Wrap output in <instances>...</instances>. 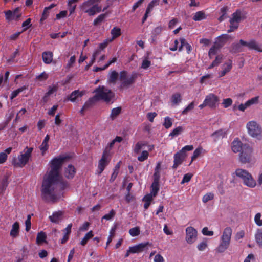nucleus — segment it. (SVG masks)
Segmentation results:
<instances>
[{
	"label": "nucleus",
	"mask_w": 262,
	"mask_h": 262,
	"mask_svg": "<svg viewBox=\"0 0 262 262\" xmlns=\"http://www.w3.org/2000/svg\"><path fill=\"white\" fill-rule=\"evenodd\" d=\"M149 153L146 150H144L141 154L138 157L137 159L140 162H143L148 159Z\"/></svg>",
	"instance_id": "obj_50"
},
{
	"label": "nucleus",
	"mask_w": 262,
	"mask_h": 262,
	"mask_svg": "<svg viewBox=\"0 0 262 262\" xmlns=\"http://www.w3.org/2000/svg\"><path fill=\"white\" fill-rule=\"evenodd\" d=\"M149 245V243L146 242L142 243L135 246L129 247V252H131V253H139L142 252L144 250L145 248Z\"/></svg>",
	"instance_id": "obj_19"
},
{
	"label": "nucleus",
	"mask_w": 262,
	"mask_h": 262,
	"mask_svg": "<svg viewBox=\"0 0 262 262\" xmlns=\"http://www.w3.org/2000/svg\"><path fill=\"white\" fill-rule=\"evenodd\" d=\"M26 149L27 150L25 153L18 156V162H16L15 160L12 162V164L14 166L23 167L28 162L30 158L31 157L33 148L32 147H26Z\"/></svg>",
	"instance_id": "obj_10"
},
{
	"label": "nucleus",
	"mask_w": 262,
	"mask_h": 262,
	"mask_svg": "<svg viewBox=\"0 0 262 262\" xmlns=\"http://www.w3.org/2000/svg\"><path fill=\"white\" fill-rule=\"evenodd\" d=\"M138 74L133 72L129 76L127 77V72L126 71H122L120 72L119 79L121 81L119 86L120 90H123L129 88L134 84L137 78Z\"/></svg>",
	"instance_id": "obj_5"
},
{
	"label": "nucleus",
	"mask_w": 262,
	"mask_h": 262,
	"mask_svg": "<svg viewBox=\"0 0 262 262\" xmlns=\"http://www.w3.org/2000/svg\"><path fill=\"white\" fill-rule=\"evenodd\" d=\"M193 175L191 174V173H186L185 174L183 178V179L181 181V184H184L185 183H188L189 182L191 178L192 177Z\"/></svg>",
	"instance_id": "obj_59"
},
{
	"label": "nucleus",
	"mask_w": 262,
	"mask_h": 262,
	"mask_svg": "<svg viewBox=\"0 0 262 262\" xmlns=\"http://www.w3.org/2000/svg\"><path fill=\"white\" fill-rule=\"evenodd\" d=\"M163 30V27L161 26H158L153 29L151 33V42L156 41L157 36L161 34Z\"/></svg>",
	"instance_id": "obj_28"
},
{
	"label": "nucleus",
	"mask_w": 262,
	"mask_h": 262,
	"mask_svg": "<svg viewBox=\"0 0 262 262\" xmlns=\"http://www.w3.org/2000/svg\"><path fill=\"white\" fill-rule=\"evenodd\" d=\"M205 103L211 108H215L218 105L219 99L217 96L213 94H209L205 99Z\"/></svg>",
	"instance_id": "obj_15"
},
{
	"label": "nucleus",
	"mask_w": 262,
	"mask_h": 262,
	"mask_svg": "<svg viewBox=\"0 0 262 262\" xmlns=\"http://www.w3.org/2000/svg\"><path fill=\"white\" fill-rule=\"evenodd\" d=\"M172 119L168 116L165 117L164 118V121L163 124V125L165 127V128L166 129H168L172 126Z\"/></svg>",
	"instance_id": "obj_44"
},
{
	"label": "nucleus",
	"mask_w": 262,
	"mask_h": 262,
	"mask_svg": "<svg viewBox=\"0 0 262 262\" xmlns=\"http://www.w3.org/2000/svg\"><path fill=\"white\" fill-rule=\"evenodd\" d=\"M31 19L29 18L23 23L22 27L23 28V31H26L31 26Z\"/></svg>",
	"instance_id": "obj_54"
},
{
	"label": "nucleus",
	"mask_w": 262,
	"mask_h": 262,
	"mask_svg": "<svg viewBox=\"0 0 262 262\" xmlns=\"http://www.w3.org/2000/svg\"><path fill=\"white\" fill-rule=\"evenodd\" d=\"M202 233L203 235L207 236H212L214 234L213 231H209L208 228L206 227L203 228Z\"/></svg>",
	"instance_id": "obj_62"
},
{
	"label": "nucleus",
	"mask_w": 262,
	"mask_h": 262,
	"mask_svg": "<svg viewBox=\"0 0 262 262\" xmlns=\"http://www.w3.org/2000/svg\"><path fill=\"white\" fill-rule=\"evenodd\" d=\"M239 42L242 46H246L251 50H254L259 52H262L261 47L254 40H250L249 42L245 41L242 39L239 40Z\"/></svg>",
	"instance_id": "obj_17"
},
{
	"label": "nucleus",
	"mask_w": 262,
	"mask_h": 262,
	"mask_svg": "<svg viewBox=\"0 0 262 262\" xmlns=\"http://www.w3.org/2000/svg\"><path fill=\"white\" fill-rule=\"evenodd\" d=\"M207 247V243L206 241H203L199 243L197 246V248L199 251H204Z\"/></svg>",
	"instance_id": "obj_56"
},
{
	"label": "nucleus",
	"mask_w": 262,
	"mask_h": 262,
	"mask_svg": "<svg viewBox=\"0 0 262 262\" xmlns=\"http://www.w3.org/2000/svg\"><path fill=\"white\" fill-rule=\"evenodd\" d=\"M76 168L72 164H69L65 168L64 176L68 179H72L74 178L76 173Z\"/></svg>",
	"instance_id": "obj_21"
},
{
	"label": "nucleus",
	"mask_w": 262,
	"mask_h": 262,
	"mask_svg": "<svg viewBox=\"0 0 262 262\" xmlns=\"http://www.w3.org/2000/svg\"><path fill=\"white\" fill-rule=\"evenodd\" d=\"M247 13L242 10L239 9L237 10L232 15V18L230 19V24H232V22H234L236 24H238L241 21L246 18Z\"/></svg>",
	"instance_id": "obj_14"
},
{
	"label": "nucleus",
	"mask_w": 262,
	"mask_h": 262,
	"mask_svg": "<svg viewBox=\"0 0 262 262\" xmlns=\"http://www.w3.org/2000/svg\"><path fill=\"white\" fill-rule=\"evenodd\" d=\"M232 99L229 98L223 99L222 104L225 108H227L232 105Z\"/></svg>",
	"instance_id": "obj_57"
},
{
	"label": "nucleus",
	"mask_w": 262,
	"mask_h": 262,
	"mask_svg": "<svg viewBox=\"0 0 262 262\" xmlns=\"http://www.w3.org/2000/svg\"><path fill=\"white\" fill-rule=\"evenodd\" d=\"M182 100L181 95L180 93H175L173 94L171 98V101L173 104H177Z\"/></svg>",
	"instance_id": "obj_40"
},
{
	"label": "nucleus",
	"mask_w": 262,
	"mask_h": 262,
	"mask_svg": "<svg viewBox=\"0 0 262 262\" xmlns=\"http://www.w3.org/2000/svg\"><path fill=\"white\" fill-rule=\"evenodd\" d=\"M123 139L121 137L116 136L114 139H113L110 143H109L107 146L105 148L103 151H106V154L110 155V151L113 147L116 142L120 143L122 141Z\"/></svg>",
	"instance_id": "obj_24"
},
{
	"label": "nucleus",
	"mask_w": 262,
	"mask_h": 262,
	"mask_svg": "<svg viewBox=\"0 0 262 262\" xmlns=\"http://www.w3.org/2000/svg\"><path fill=\"white\" fill-rule=\"evenodd\" d=\"M231 38L230 35L227 34H224L217 38L215 44L219 46V48L223 47L227 41Z\"/></svg>",
	"instance_id": "obj_20"
},
{
	"label": "nucleus",
	"mask_w": 262,
	"mask_h": 262,
	"mask_svg": "<svg viewBox=\"0 0 262 262\" xmlns=\"http://www.w3.org/2000/svg\"><path fill=\"white\" fill-rule=\"evenodd\" d=\"M93 234L92 231H90L87 233L85 234L84 237L82 239L80 244L82 246H85L88 240H89L90 238H91L93 236Z\"/></svg>",
	"instance_id": "obj_41"
},
{
	"label": "nucleus",
	"mask_w": 262,
	"mask_h": 262,
	"mask_svg": "<svg viewBox=\"0 0 262 262\" xmlns=\"http://www.w3.org/2000/svg\"><path fill=\"white\" fill-rule=\"evenodd\" d=\"M56 6V4H51L49 6L46 7L44 8V10L42 13L41 17L40 18V21H42L47 18L49 14V10L53 8Z\"/></svg>",
	"instance_id": "obj_30"
},
{
	"label": "nucleus",
	"mask_w": 262,
	"mask_h": 262,
	"mask_svg": "<svg viewBox=\"0 0 262 262\" xmlns=\"http://www.w3.org/2000/svg\"><path fill=\"white\" fill-rule=\"evenodd\" d=\"M121 112V107H117L114 108L112 110L110 116V118L112 120H114Z\"/></svg>",
	"instance_id": "obj_35"
},
{
	"label": "nucleus",
	"mask_w": 262,
	"mask_h": 262,
	"mask_svg": "<svg viewBox=\"0 0 262 262\" xmlns=\"http://www.w3.org/2000/svg\"><path fill=\"white\" fill-rule=\"evenodd\" d=\"M94 93H96L94 98L97 101L103 100L106 103L110 102L115 96L111 90L106 88L104 86H99L95 90Z\"/></svg>",
	"instance_id": "obj_4"
},
{
	"label": "nucleus",
	"mask_w": 262,
	"mask_h": 262,
	"mask_svg": "<svg viewBox=\"0 0 262 262\" xmlns=\"http://www.w3.org/2000/svg\"><path fill=\"white\" fill-rule=\"evenodd\" d=\"M255 238L257 244L259 246L262 245V228L258 229L255 235Z\"/></svg>",
	"instance_id": "obj_39"
},
{
	"label": "nucleus",
	"mask_w": 262,
	"mask_h": 262,
	"mask_svg": "<svg viewBox=\"0 0 262 262\" xmlns=\"http://www.w3.org/2000/svg\"><path fill=\"white\" fill-rule=\"evenodd\" d=\"M225 135L226 132L223 129H221L213 132L211 136L214 138V140L216 141L219 139L223 138Z\"/></svg>",
	"instance_id": "obj_31"
},
{
	"label": "nucleus",
	"mask_w": 262,
	"mask_h": 262,
	"mask_svg": "<svg viewBox=\"0 0 262 262\" xmlns=\"http://www.w3.org/2000/svg\"><path fill=\"white\" fill-rule=\"evenodd\" d=\"M115 214L116 212L115 210L114 209H112L108 214H106L102 217L101 221L102 222L104 219L106 220H111L114 217Z\"/></svg>",
	"instance_id": "obj_51"
},
{
	"label": "nucleus",
	"mask_w": 262,
	"mask_h": 262,
	"mask_svg": "<svg viewBox=\"0 0 262 262\" xmlns=\"http://www.w3.org/2000/svg\"><path fill=\"white\" fill-rule=\"evenodd\" d=\"M83 92L79 90H75L68 96V99L72 102H75L76 100L83 95Z\"/></svg>",
	"instance_id": "obj_27"
},
{
	"label": "nucleus",
	"mask_w": 262,
	"mask_h": 262,
	"mask_svg": "<svg viewBox=\"0 0 262 262\" xmlns=\"http://www.w3.org/2000/svg\"><path fill=\"white\" fill-rule=\"evenodd\" d=\"M186 157V154H183L180 151L176 152L174 155L173 165L172 168L176 169L179 165L182 164Z\"/></svg>",
	"instance_id": "obj_16"
},
{
	"label": "nucleus",
	"mask_w": 262,
	"mask_h": 262,
	"mask_svg": "<svg viewBox=\"0 0 262 262\" xmlns=\"http://www.w3.org/2000/svg\"><path fill=\"white\" fill-rule=\"evenodd\" d=\"M78 0H69L68 6L69 7L70 14H72L75 12L76 5L74 4L78 2Z\"/></svg>",
	"instance_id": "obj_38"
},
{
	"label": "nucleus",
	"mask_w": 262,
	"mask_h": 262,
	"mask_svg": "<svg viewBox=\"0 0 262 262\" xmlns=\"http://www.w3.org/2000/svg\"><path fill=\"white\" fill-rule=\"evenodd\" d=\"M62 212L59 211L54 212L52 215L49 216V219L52 223H59L62 220Z\"/></svg>",
	"instance_id": "obj_22"
},
{
	"label": "nucleus",
	"mask_w": 262,
	"mask_h": 262,
	"mask_svg": "<svg viewBox=\"0 0 262 262\" xmlns=\"http://www.w3.org/2000/svg\"><path fill=\"white\" fill-rule=\"evenodd\" d=\"M19 223L18 222H15L12 226V229L10 232V235L13 238L17 237L19 233Z\"/></svg>",
	"instance_id": "obj_23"
},
{
	"label": "nucleus",
	"mask_w": 262,
	"mask_h": 262,
	"mask_svg": "<svg viewBox=\"0 0 262 262\" xmlns=\"http://www.w3.org/2000/svg\"><path fill=\"white\" fill-rule=\"evenodd\" d=\"M197 231L193 227L190 226L186 229V241L189 244H193L197 238Z\"/></svg>",
	"instance_id": "obj_13"
},
{
	"label": "nucleus",
	"mask_w": 262,
	"mask_h": 262,
	"mask_svg": "<svg viewBox=\"0 0 262 262\" xmlns=\"http://www.w3.org/2000/svg\"><path fill=\"white\" fill-rule=\"evenodd\" d=\"M253 150L248 144H245L243 150L239 154V161L243 164L250 163L253 161Z\"/></svg>",
	"instance_id": "obj_8"
},
{
	"label": "nucleus",
	"mask_w": 262,
	"mask_h": 262,
	"mask_svg": "<svg viewBox=\"0 0 262 262\" xmlns=\"http://www.w3.org/2000/svg\"><path fill=\"white\" fill-rule=\"evenodd\" d=\"M206 17H207V16L205 14V13H204V12H203V11H200L196 12L194 14V15L193 17V19L194 21H200V20L206 19Z\"/></svg>",
	"instance_id": "obj_33"
},
{
	"label": "nucleus",
	"mask_w": 262,
	"mask_h": 262,
	"mask_svg": "<svg viewBox=\"0 0 262 262\" xmlns=\"http://www.w3.org/2000/svg\"><path fill=\"white\" fill-rule=\"evenodd\" d=\"M96 102H97V100L94 96L85 102L83 107L86 110L91 107Z\"/></svg>",
	"instance_id": "obj_42"
},
{
	"label": "nucleus",
	"mask_w": 262,
	"mask_h": 262,
	"mask_svg": "<svg viewBox=\"0 0 262 262\" xmlns=\"http://www.w3.org/2000/svg\"><path fill=\"white\" fill-rule=\"evenodd\" d=\"M47 235L45 232L41 231L39 232L37 235L36 237V243L40 244L46 241Z\"/></svg>",
	"instance_id": "obj_37"
},
{
	"label": "nucleus",
	"mask_w": 262,
	"mask_h": 262,
	"mask_svg": "<svg viewBox=\"0 0 262 262\" xmlns=\"http://www.w3.org/2000/svg\"><path fill=\"white\" fill-rule=\"evenodd\" d=\"M111 34L112 35V38L110 40V41H112L121 35V29L118 27H115L111 30Z\"/></svg>",
	"instance_id": "obj_32"
},
{
	"label": "nucleus",
	"mask_w": 262,
	"mask_h": 262,
	"mask_svg": "<svg viewBox=\"0 0 262 262\" xmlns=\"http://www.w3.org/2000/svg\"><path fill=\"white\" fill-rule=\"evenodd\" d=\"M48 143L42 141L41 144L39 146V149L41 151L42 155H43L45 152L48 149Z\"/></svg>",
	"instance_id": "obj_58"
},
{
	"label": "nucleus",
	"mask_w": 262,
	"mask_h": 262,
	"mask_svg": "<svg viewBox=\"0 0 262 262\" xmlns=\"http://www.w3.org/2000/svg\"><path fill=\"white\" fill-rule=\"evenodd\" d=\"M108 13L107 12L99 15L97 18H96L93 21L94 26H97L102 22H103L105 19L107 17Z\"/></svg>",
	"instance_id": "obj_34"
},
{
	"label": "nucleus",
	"mask_w": 262,
	"mask_h": 262,
	"mask_svg": "<svg viewBox=\"0 0 262 262\" xmlns=\"http://www.w3.org/2000/svg\"><path fill=\"white\" fill-rule=\"evenodd\" d=\"M214 198V194L212 193H208L205 194L202 198V201L203 203H206L210 200Z\"/></svg>",
	"instance_id": "obj_53"
},
{
	"label": "nucleus",
	"mask_w": 262,
	"mask_h": 262,
	"mask_svg": "<svg viewBox=\"0 0 262 262\" xmlns=\"http://www.w3.org/2000/svg\"><path fill=\"white\" fill-rule=\"evenodd\" d=\"M219 46L214 43V45L210 49L208 55L210 58H211V56L215 55L217 53V51L220 49Z\"/></svg>",
	"instance_id": "obj_47"
},
{
	"label": "nucleus",
	"mask_w": 262,
	"mask_h": 262,
	"mask_svg": "<svg viewBox=\"0 0 262 262\" xmlns=\"http://www.w3.org/2000/svg\"><path fill=\"white\" fill-rule=\"evenodd\" d=\"M58 90L57 86L54 85L53 86H49L48 91L46 93L47 96H50L53 94L54 92H56Z\"/></svg>",
	"instance_id": "obj_61"
},
{
	"label": "nucleus",
	"mask_w": 262,
	"mask_h": 262,
	"mask_svg": "<svg viewBox=\"0 0 262 262\" xmlns=\"http://www.w3.org/2000/svg\"><path fill=\"white\" fill-rule=\"evenodd\" d=\"M159 2L160 0H152L148 5L146 10L149 12H150L155 6L159 5Z\"/></svg>",
	"instance_id": "obj_45"
},
{
	"label": "nucleus",
	"mask_w": 262,
	"mask_h": 262,
	"mask_svg": "<svg viewBox=\"0 0 262 262\" xmlns=\"http://www.w3.org/2000/svg\"><path fill=\"white\" fill-rule=\"evenodd\" d=\"M129 233L133 237L139 235L140 233V228L139 227H135L131 228L129 230Z\"/></svg>",
	"instance_id": "obj_49"
},
{
	"label": "nucleus",
	"mask_w": 262,
	"mask_h": 262,
	"mask_svg": "<svg viewBox=\"0 0 262 262\" xmlns=\"http://www.w3.org/2000/svg\"><path fill=\"white\" fill-rule=\"evenodd\" d=\"M20 11L19 7L16 8L13 11L10 10L5 11L6 20L8 22L13 20H18L21 16V13Z\"/></svg>",
	"instance_id": "obj_11"
},
{
	"label": "nucleus",
	"mask_w": 262,
	"mask_h": 262,
	"mask_svg": "<svg viewBox=\"0 0 262 262\" xmlns=\"http://www.w3.org/2000/svg\"><path fill=\"white\" fill-rule=\"evenodd\" d=\"M261 213H257L254 217V221L256 224L258 226H262V220L260 219Z\"/></svg>",
	"instance_id": "obj_55"
},
{
	"label": "nucleus",
	"mask_w": 262,
	"mask_h": 262,
	"mask_svg": "<svg viewBox=\"0 0 262 262\" xmlns=\"http://www.w3.org/2000/svg\"><path fill=\"white\" fill-rule=\"evenodd\" d=\"M232 232V229L229 227H227L224 229L221 237L220 243L216 248V251L217 252L220 253H223L228 248L230 244Z\"/></svg>",
	"instance_id": "obj_2"
},
{
	"label": "nucleus",
	"mask_w": 262,
	"mask_h": 262,
	"mask_svg": "<svg viewBox=\"0 0 262 262\" xmlns=\"http://www.w3.org/2000/svg\"><path fill=\"white\" fill-rule=\"evenodd\" d=\"M234 174L242 180L244 185L250 187L254 188L256 185V182L253 178L252 174L247 170L242 168L235 170Z\"/></svg>",
	"instance_id": "obj_3"
},
{
	"label": "nucleus",
	"mask_w": 262,
	"mask_h": 262,
	"mask_svg": "<svg viewBox=\"0 0 262 262\" xmlns=\"http://www.w3.org/2000/svg\"><path fill=\"white\" fill-rule=\"evenodd\" d=\"M80 9L84 13L91 16L101 12L102 8L98 4H94L92 0H88L80 5Z\"/></svg>",
	"instance_id": "obj_7"
},
{
	"label": "nucleus",
	"mask_w": 262,
	"mask_h": 262,
	"mask_svg": "<svg viewBox=\"0 0 262 262\" xmlns=\"http://www.w3.org/2000/svg\"><path fill=\"white\" fill-rule=\"evenodd\" d=\"M146 144L143 143V142H138L134 148V151L136 154H139L141 149L143 146H145Z\"/></svg>",
	"instance_id": "obj_48"
},
{
	"label": "nucleus",
	"mask_w": 262,
	"mask_h": 262,
	"mask_svg": "<svg viewBox=\"0 0 262 262\" xmlns=\"http://www.w3.org/2000/svg\"><path fill=\"white\" fill-rule=\"evenodd\" d=\"M194 107V102H191L182 112V114L184 115L186 114L189 111L193 109Z\"/></svg>",
	"instance_id": "obj_60"
},
{
	"label": "nucleus",
	"mask_w": 262,
	"mask_h": 262,
	"mask_svg": "<svg viewBox=\"0 0 262 262\" xmlns=\"http://www.w3.org/2000/svg\"><path fill=\"white\" fill-rule=\"evenodd\" d=\"M8 158V156L6 153L4 152H0V164L4 163Z\"/></svg>",
	"instance_id": "obj_64"
},
{
	"label": "nucleus",
	"mask_w": 262,
	"mask_h": 262,
	"mask_svg": "<svg viewBox=\"0 0 262 262\" xmlns=\"http://www.w3.org/2000/svg\"><path fill=\"white\" fill-rule=\"evenodd\" d=\"M202 150L203 148L202 147H199L195 149V150L193 152V155L191 157V160L189 165H190L192 163V162L200 155Z\"/></svg>",
	"instance_id": "obj_43"
},
{
	"label": "nucleus",
	"mask_w": 262,
	"mask_h": 262,
	"mask_svg": "<svg viewBox=\"0 0 262 262\" xmlns=\"http://www.w3.org/2000/svg\"><path fill=\"white\" fill-rule=\"evenodd\" d=\"M66 159V157H59L54 158L51 160V170L44 177L41 185V192L44 194L45 196L51 194L52 196L54 197L53 192L58 182L60 175L59 170Z\"/></svg>",
	"instance_id": "obj_1"
},
{
	"label": "nucleus",
	"mask_w": 262,
	"mask_h": 262,
	"mask_svg": "<svg viewBox=\"0 0 262 262\" xmlns=\"http://www.w3.org/2000/svg\"><path fill=\"white\" fill-rule=\"evenodd\" d=\"M59 187L60 190H63L69 187V184L67 181L63 180L61 177L59 176L58 182L56 185V187L54 190L53 194L54 195V197L52 196L51 194L47 195V196H45L44 194L41 192V196L43 200L46 201H51L52 202H55L57 200V195L56 192H57L58 187Z\"/></svg>",
	"instance_id": "obj_9"
},
{
	"label": "nucleus",
	"mask_w": 262,
	"mask_h": 262,
	"mask_svg": "<svg viewBox=\"0 0 262 262\" xmlns=\"http://www.w3.org/2000/svg\"><path fill=\"white\" fill-rule=\"evenodd\" d=\"M248 135L257 140H262V127L255 121H250L246 124Z\"/></svg>",
	"instance_id": "obj_6"
},
{
	"label": "nucleus",
	"mask_w": 262,
	"mask_h": 262,
	"mask_svg": "<svg viewBox=\"0 0 262 262\" xmlns=\"http://www.w3.org/2000/svg\"><path fill=\"white\" fill-rule=\"evenodd\" d=\"M110 160V155L106 154V151H103L102 157L98 162L99 174H101L103 171L106 166L109 164Z\"/></svg>",
	"instance_id": "obj_12"
},
{
	"label": "nucleus",
	"mask_w": 262,
	"mask_h": 262,
	"mask_svg": "<svg viewBox=\"0 0 262 262\" xmlns=\"http://www.w3.org/2000/svg\"><path fill=\"white\" fill-rule=\"evenodd\" d=\"M184 129L182 126H178L174 128L170 134L169 136L176 137L180 135L183 131Z\"/></svg>",
	"instance_id": "obj_46"
},
{
	"label": "nucleus",
	"mask_w": 262,
	"mask_h": 262,
	"mask_svg": "<svg viewBox=\"0 0 262 262\" xmlns=\"http://www.w3.org/2000/svg\"><path fill=\"white\" fill-rule=\"evenodd\" d=\"M53 54L52 52H44L42 54V58L44 63L50 64L53 60Z\"/></svg>",
	"instance_id": "obj_29"
},
{
	"label": "nucleus",
	"mask_w": 262,
	"mask_h": 262,
	"mask_svg": "<svg viewBox=\"0 0 262 262\" xmlns=\"http://www.w3.org/2000/svg\"><path fill=\"white\" fill-rule=\"evenodd\" d=\"M159 190V183L152 182L151 185L150 194H152L154 197L156 196Z\"/></svg>",
	"instance_id": "obj_36"
},
{
	"label": "nucleus",
	"mask_w": 262,
	"mask_h": 262,
	"mask_svg": "<svg viewBox=\"0 0 262 262\" xmlns=\"http://www.w3.org/2000/svg\"><path fill=\"white\" fill-rule=\"evenodd\" d=\"M223 70L219 73L220 77L225 76L226 73L229 72L232 68V61L229 60L228 62L225 63L223 66Z\"/></svg>",
	"instance_id": "obj_25"
},
{
	"label": "nucleus",
	"mask_w": 262,
	"mask_h": 262,
	"mask_svg": "<svg viewBox=\"0 0 262 262\" xmlns=\"http://www.w3.org/2000/svg\"><path fill=\"white\" fill-rule=\"evenodd\" d=\"M259 100V97L256 96L253 98H252L251 99L248 100L246 102V105L248 106V107H250L252 105L257 104Z\"/></svg>",
	"instance_id": "obj_52"
},
{
	"label": "nucleus",
	"mask_w": 262,
	"mask_h": 262,
	"mask_svg": "<svg viewBox=\"0 0 262 262\" xmlns=\"http://www.w3.org/2000/svg\"><path fill=\"white\" fill-rule=\"evenodd\" d=\"M118 73L115 70L111 71L108 76L107 82L110 84H115L118 78Z\"/></svg>",
	"instance_id": "obj_26"
},
{
	"label": "nucleus",
	"mask_w": 262,
	"mask_h": 262,
	"mask_svg": "<svg viewBox=\"0 0 262 262\" xmlns=\"http://www.w3.org/2000/svg\"><path fill=\"white\" fill-rule=\"evenodd\" d=\"M194 148L193 146L192 145H186L183 147L180 151H181L183 154H186V151H191L193 150Z\"/></svg>",
	"instance_id": "obj_63"
},
{
	"label": "nucleus",
	"mask_w": 262,
	"mask_h": 262,
	"mask_svg": "<svg viewBox=\"0 0 262 262\" xmlns=\"http://www.w3.org/2000/svg\"><path fill=\"white\" fill-rule=\"evenodd\" d=\"M245 144H243L238 138L234 139L231 143V149L234 153H239L243 150Z\"/></svg>",
	"instance_id": "obj_18"
}]
</instances>
